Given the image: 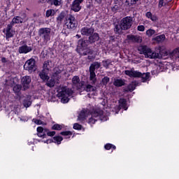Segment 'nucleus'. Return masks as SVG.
<instances>
[{
  "label": "nucleus",
  "mask_w": 179,
  "mask_h": 179,
  "mask_svg": "<svg viewBox=\"0 0 179 179\" xmlns=\"http://www.w3.org/2000/svg\"><path fill=\"white\" fill-rule=\"evenodd\" d=\"M138 51L140 54H143L145 58H150V59H162L163 55L162 53H157L152 51V49L149 48L146 45H141L138 47Z\"/></svg>",
  "instance_id": "1"
},
{
  "label": "nucleus",
  "mask_w": 179,
  "mask_h": 179,
  "mask_svg": "<svg viewBox=\"0 0 179 179\" xmlns=\"http://www.w3.org/2000/svg\"><path fill=\"white\" fill-rule=\"evenodd\" d=\"M134 18L132 17H124L120 24L118 25H115V31L117 33V34H122V30H128L131 29L132 26V22Z\"/></svg>",
  "instance_id": "2"
},
{
  "label": "nucleus",
  "mask_w": 179,
  "mask_h": 179,
  "mask_svg": "<svg viewBox=\"0 0 179 179\" xmlns=\"http://www.w3.org/2000/svg\"><path fill=\"white\" fill-rule=\"evenodd\" d=\"M57 92V97H62L61 101L64 103H68V101H69V97H71V96L73 94V91L71 89L68 88L67 87L59 88Z\"/></svg>",
  "instance_id": "3"
},
{
  "label": "nucleus",
  "mask_w": 179,
  "mask_h": 179,
  "mask_svg": "<svg viewBox=\"0 0 179 179\" xmlns=\"http://www.w3.org/2000/svg\"><path fill=\"white\" fill-rule=\"evenodd\" d=\"M124 73L127 76H129V78H141L142 82H146V80L150 78V73H142L138 71L134 70V69L124 71Z\"/></svg>",
  "instance_id": "4"
},
{
  "label": "nucleus",
  "mask_w": 179,
  "mask_h": 179,
  "mask_svg": "<svg viewBox=\"0 0 179 179\" xmlns=\"http://www.w3.org/2000/svg\"><path fill=\"white\" fill-rule=\"evenodd\" d=\"M101 66V63L99 62H94L90 66V80L92 85H96L97 78H96V69H99Z\"/></svg>",
  "instance_id": "5"
},
{
  "label": "nucleus",
  "mask_w": 179,
  "mask_h": 179,
  "mask_svg": "<svg viewBox=\"0 0 179 179\" xmlns=\"http://www.w3.org/2000/svg\"><path fill=\"white\" fill-rule=\"evenodd\" d=\"M38 36L47 44L51 40V29L41 28L38 30Z\"/></svg>",
  "instance_id": "6"
},
{
  "label": "nucleus",
  "mask_w": 179,
  "mask_h": 179,
  "mask_svg": "<svg viewBox=\"0 0 179 179\" xmlns=\"http://www.w3.org/2000/svg\"><path fill=\"white\" fill-rule=\"evenodd\" d=\"M66 26L67 29H76L78 27V20L75 19V17L71 14L66 17Z\"/></svg>",
  "instance_id": "7"
},
{
  "label": "nucleus",
  "mask_w": 179,
  "mask_h": 179,
  "mask_svg": "<svg viewBox=\"0 0 179 179\" xmlns=\"http://www.w3.org/2000/svg\"><path fill=\"white\" fill-rule=\"evenodd\" d=\"M24 69L28 71L29 73L34 72L36 71V60L34 59L27 60L24 65Z\"/></svg>",
  "instance_id": "8"
},
{
  "label": "nucleus",
  "mask_w": 179,
  "mask_h": 179,
  "mask_svg": "<svg viewBox=\"0 0 179 179\" xmlns=\"http://www.w3.org/2000/svg\"><path fill=\"white\" fill-rule=\"evenodd\" d=\"M22 85V90H27L30 87V83H31V78L29 76H24L21 80Z\"/></svg>",
  "instance_id": "9"
},
{
  "label": "nucleus",
  "mask_w": 179,
  "mask_h": 179,
  "mask_svg": "<svg viewBox=\"0 0 179 179\" xmlns=\"http://www.w3.org/2000/svg\"><path fill=\"white\" fill-rule=\"evenodd\" d=\"M83 2V0H74L71 6V10L73 12H79L82 9L80 4Z\"/></svg>",
  "instance_id": "10"
},
{
  "label": "nucleus",
  "mask_w": 179,
  "mask_h": 179,
  "mask_svg": "<svg viewBox=\"0 0 179 179\" xmlns=\"http://www.w3.org/2000/svg\"><path fill=\"white\" fill-rule=\"evenodd\" d=\"M80 33L82 36H86L87 37H90L94 33V28L93 27H84L81 29Z\"/></svg>",
  "instance_id": "11"
},
{
  "label": "nucleus",
  "mask_w": 179,
  "mask_h": 179,
  "mask_svg": "<svg viewBox=\"0 0 179 179\" xmlns=\"http://www.w3.org/2000/svg\"><path fill=\"white\" fill-rule=\"evenodd\" d=\"M101 115V113L98 111H94L91 113V117L88 120L89 124H94V122L100 118Z\"/></svg>",
  "instance_id": "12"
},
{
  "label": "nucleus",
  "mask_w": 179,
  "mask_h": 179,
  "mask_svg": "<svg viewBox=\"0 0 179 179\" xmlns=\"http://www.w3.org/2000/svg\"><path fill=\"white\" fill-rule=\"evenodd\" d=\"M12 29H13V27L8 24L6 29H4L3 30V33H6L5 34L6 40H8V38H11V37H13V31L12 30Z\"/></svg>",
  "instance_id": "13"
},
{
  "label": "nucleus",
  "mask_w": 179,
  "mask_h": 179,
  "mask_svg": "<svg viewBox=\"0 0 179 179\" xmlns=\"http://www.w3.org/2000/svg\"><path fill=\"white\" fill-rule=\"evenodd\" d=\"M32 50L31 47L24 45L19 48L18 52L20 54H27V52H30Z\"/></svg>",
  "instance_id": "14"
},
{
  "label": "nucleus",
  "mask_w": 179,
  "mask_h": 179,
  "mask_svg": "<svg viewBox=\"0 0 179 179\" xmlns=\"http://www.w3.org/2000/svg\"><path fill=\"white\" fill-rule=\"evenodd\" d=\"M99 40H100V36L97 33L91 34L88 38V41H90V44H93L96 43V41H99Z\"/></svg>",
  "instance_id": "15"
},
{
  "label": "nucleus",
  "mask_w": 179,
  "mask_h": 179,
  "mask_svg": "<svg viewBox=\"0 0 179 179\" xmlns=\"http://www.w3.org/2000/svg\"><path fill=\"white\" fill-rule=\"evenodd\" d=\"M52 66H54V64H52V61L47 60L43 63V71H46V72H50Z\"/></svg>",
  "instance_id": "16"
},
{
  "label": "nucleus",
  "mask_w": 179,
  "mask_h": 179,
  "mask_svg": "<svg viewBox=\"0 0 179 179\" xmlns=\"http://www.w3.org/2000/svg\"><path fill=\"white\" fill-rule=\"evenodd\" d=\"M90 42L88 40H83V39H80L78 41V46L81 47L82 48H87L89 45H90Z\"/></svg>",
  "instance_id": "17"
},
{
  "label": "nucleus",
  "mask_w": 179,
  "mask_h": 179,
  "mask_svg": "<svg viewBox=\"0 0 179 179\" xmlns=\"http://www.w3.org/2000/svg\"><path fill=\"white\" fill-rule=\"evenodd\" d=\"M127 38L133 43H142V37L135 35H128Z\"/></svg>",
  "instance_id": "18"
},
{
  "label": "nucleus",
  "mask_w": 179,
  "mask_h": 179,
  "mask_svg": "<svg viewBox=\"0 0 179 179\" xmlns=\"http://www.w3.org/2000/svg\"><path fill=\"white\" fill-rule=\"evenodd\" d=\"M22 22L23 18H22V17L15 16L13 18V20L9 24L13 27L15 24H18L19 23H22Z\"/></svg>",
  "instance_id": "19"
},
{
  "label": "nucleus",
  "mask_w": 179,
  "mask_h": 179,
  "mask_svg": "<svg viewBox=\"0 0 179 179\" xmlns=\"http://www.w3.org/2000/svg\"><path fill=\"white\" fill-rule=\"evenodd\" d=\"M38 76L42 79V80H48L50 77L48 76V72L46 70H42L41 72L39 73Z\"/></svg>",
  "instance_id": "20"
},
{
  "label": "nucleus",
  "mask_w": 179,
  "mask_h": 179,
  "mask_svg": "<svg viewBox=\"0 0 179 179\" xmlns=\"http://www.w3.org/2000/svg\"><path fill=\"white\" fill-rule=\"evenodd\" d=\"M72 83L73 86H76L77 89H80V78H79V76H75L72 78Z\"/></svg>",
  "instance_id": "21"
},
{
  "label": "nucleus",
  "mask_w": 179,
  "mask_h": 179,
  "mask_svg": "<svg viewBox=\"0 0 179 179\" xmlns=\"http://www.w3.org/2000/svg\"><path fill=\"white\" fill-rule=\"evenodd\" d=\"M114 86L116 87H121L125 86V80L122 79H115L113 82Z\"/></svg>",
  "instance_id": "22"
},
{
  "label": "nucleus",
  "mask_w": 179,
  "mask_h": 179,
  "mask_svg": "<svg viewBox=\"0 0 179 179\" xmlns=\"http://www.w3.org/2000/svg\"><path fill=\"white\" fill-rule=\"evenodd\" d=\"M38 136L40 138H44L45 136V133L47 132V129H44L41 127L37 128Z\"/></svg>",
  "instance_id": "23"
},
{
  "label": "nucleus",
  "mask_w": 179,
  "mask_h": 179,
  "mask_svg": "<svg viewBox=\"0 0 179 179\" xmlns=\"http://www.w3.org/2000/svg\"><path fill=\"white\" fill-rule=\"evenodd\" d=\"M22 104L24 106V107H26V108H28V107H30V106H31V96H27L26 97L23 102Z\"/></svg>",
  "instance_id": "24"
},
{
  "label": "nucleus",
  "mask_w": 179,
  "mask_h": 179,
  "mask_svg": "<svg viewBox=\"0 0 179 179\" xmlns=\"http://www.w3.org/2000/svg\"><path fill=\"white\" fill-rule=\"evenodd\" d=\"M86 117H87V110H83L78 115V120L84 121V120H86Z\"/></svg>",
  "instance_id": "25"
},
{
  "label": "nucleus",
  "mask_w": 179,
  "mask_h": 179,
  "mask_svg": "<svg viewBox=\"0 0 179 179\" xmlns=\"http://www.w3.org/2000/svg\"><path fill=\"white\" fill-rule=\"evenodd\" d=\"M119 108H124V110H128V107H127V100L125 99H120L119 101Z\"/></svg>",
  "instance_id": "26"
},
{
  "label": "nucleus",
  "mask_w": 179,
  "mask_h": 179,
  "mask_svg": "<svg viewBox=\"0 0 179 179\" xmlns=\"http://www.w3.org/2000/svg\"><path fill=\"white\" fill-rule=\"evenodd\" d=\"M136 87V83H132L129 84L127 88L124 89V92H126L127 93H128V92H134Z\"/></svg>",
  "instance_id": "27"
},
{
  "label": "nucleus",
  "mask_w": 179,
  "mask_h": 179,
  "mask_svg": "<svg viewBox=\"0 0 179 179\" xmlns=\"http://www.w3.org/2000/svg\"><path fill=\"white\" fill-rule=\"evenodd\" d=\"M65 19V12H62L58 17H57V22L59 24H61L62 23V20Z\"/></svg>",
  "instance_id": "28"
},
{
  "label": "nucleus",
  "mask_w": 179,
  "mask_h": 179,
  "mask_svg": "<svg viewBox=\"0 0 179 179\" xmlns=\"http://www.w3.org/2000/svg\"><path fill=\"white\" fill-rule=\"evenodd\" d=\"M154 40L155 41H157V43H163V41L166 40V35L162 34L157 36L155 38H154Z\"/></svg>",
  "instance_id": "29"
},
{
  "label": "nucleus",
  "mask_w": 179,
  "mask_h": 179,
  "mask_svg": "<svg viewBox=\"0 0 179 179\" xmlns=\"http://www.w3.org/2000/svg\"><path fill=\"white\" fill-rule=\"evenodd\" d=\"M85 90L86 92H96V90H97V88L90 84H88L86 85Z\"/></svg>",
  "instance_id": "30"
},
{
  "label": "nucleus",
  "mask_w": 179,
  "mask_h": 179,
  "mask_svg": "<svg viewBox=\"0 0 179 179\" xmlns=\"http://www.w3.org/2000/svg\"><path fill=\"white\" fill-rule=\"evenodd\" d=\"M61 73H62V70H61L59 67H55L53 69L52 76H61Z\"/></svg>",
  "instance_id": "31"
},
{
  "label": "nucleus",
  "mask_w": 179,
  "mask_h": 179,
  "mask_svg": "<svg viewBox=\"0 0 179 179\" xmlns=\"http://www.w3.org/2000/svg\"><path fill=\"white\" fill-rule=\"evenodd\" d=\"M46 85L48 87H54V86H55V80H54V78L52 77V79H50L48 81V83H46Z\"/></svg>",
  "instance_id": "32"
},
{
  "label": "nucleus",
  "mask_w": 179,
  "mask_h": 179,
  "mask_svg": "<svg viewBox=\"0 0 179 179\" xmlns=\"http://www.w3.org/2000/svg\"><path fill=\"white\" fill-rule=\"evenodd\" d=\"M54 141L57 143V145H61V142L64 140V138L61 136H55L53 138Z\"/></svg>",
  "instance_id": "33"
},
{
  "label": "nucleus",
  "mask_w": 179,
  "mask_h": 179,
  "mask_svg": "<svg viewBox=\"0 0 179 179\" xmlns=\"http://www.w3.org/2000/svg\"><path fill=\"white\" fill-rule=\"evenodd\" d=\"M13 90L14 93H20V90H22V85H16L13 87Z\"/></svg>",
  "instance_id": "34"
},
{
  "label": "nucleus",
  "mask_w": 179,
  "mask_h": 179,
  "mask_svg": "<svg viewBox=\"0 0 179 179\" xmlns=\"http://www.w3.org/2000/svg\"><path fill=\"white\" fill-rule=\"evenodd\" d=\"M153 34H156L155 30H154L152 29H150L146 31V35L148 36V37H152V36H153Z\"/></svg>",
  "instance_id": "35"
},
{
  "label": "nucleus",
  "mask_w": 179,
  "mask_h": 179,
  "mask_svg": "<svg viewBox=\"0 0 179 179\" xmlns=\"http://www.w3.org/2000/svg\"><path fill=\"white\" fill-rule=\"evenodd\" d=\"M139 0H126V3L129 5V6H132V5H135Z\"/></svg>",
  "instance_id": "36"
},
{
  "label": "nucleus",
  "mask_w": 179,
  "mask_h": 179,
  "mask_svg": "<svg viewBox=\"0 0 179 179\" xmlns=\"http://www.w3.org/2000/svg\"><path fill=\"white\" fill-rule=\"evenodd\" d=\"M55 15V10H48L46 11V17H50V16H54Z\"/></svg>",
  "instance_id": "37"
},
{
  "label": "nucleus",
  "mask_w": 179,
  "mask_h": 179,
  "mask_svg": "<svg viewBox=\"0 0 179 179\" xmlns=\"http://www.w3.org/2000/svg\"><path fill=\"white\" fill-rule=\"evenodd\" d=\"M52 5H55V6H59L61 5V1L62 0H50Z\"/></svg>",
  "instance_id": "38"
},
{
  "label": "nucleus",
  "mask_w": 179,
  "mask_h": 179,
  "mask_svg": "<svg viewBox=\"0 0 179 179\" xmlns=\"http://www.w3.org/2000/svg\"><path fill=\"white\" fill-rule=\"evenodd\" d=\"M52 78L54 79L55 83H57V85H59L61 80V76H52Z\"/></svg>",
  "instance_id": "39"
},
{
  "label": "nucleus",
  "mask_w": 179,
  "mask_h": 179,
  "mask_svg": "<svg viewBox=\"0 0 179 179\" xmlns=\"http://www.w3.org/2000/svg\"><path fill=\"white\" fill-rule=\"evenodd\" d=\"M101 82H102L103 85H104V86H106V85H107L108 82H110V78H108V76H106L102 79Z\"/></svg>",
  "instance_id": "40"
},
{
  "label": "nucleus",
  "mask_w": 179,
  "mask_h": 179,
  "mask_svg": "<svg viewBox=\"0 0 179 179\" xmlns=\"http://www.w3.org/2000/svg\"><path fill=\"white\" fill-rule=\"evenodd\" d=\"M52 129L55 131H61L62 129V127L58 124H56L52 126Z\"/></svg>",
  "instance_id": "41"
},
{
  "label": "nucleus",
  "mask_w": 179,
  "mask_h": 179,
  "mask_svg": "<svg viewBox=\"0 0 179 179\" xmlns=\"http://www.w3.org/2000/svg\"><path fill=\"white\" fill-rule=\"evenodd\" d=\"M103 64V66H104V68H108V66H110V62L108 60H103L102 62Z\"/></svg>",
  "instance_id": "42"
},
{
  "label": "nucleus",
  "mask_w": 179,
  "mask_h": 179,
  "mask_svg": "<svg viewBox=\"0 0 179 179\" xmlns=\"http://www.w3.org/2000/svg\"><path fill=\"white\" fill-rule=\"evenodd\" d=\"M46 135H48V136H54V135H55V131H50L46 129L45 136Z\"/></svg>",
  "instance_id": "43"
},
{
  "label": "nucleus",
  "mask_w": 179,
  "mask_h": 179,
  "mask_svg": "<svg viewBox=\"0 0 179 179\" xmlns=\"http://www.w3.org/2000/svg\"><path fill=\"white\" fill-rule=\"evenodd\" d=\"M60 135H63V136H69V135H72V132L71 131H62L60 133Z\"/></svg>",
  "instance_id": "44"
},
{
  "label": "nucleus",
  "mask_w": 179,
  "mask_h": 179,
  "mask_svg": "<svg viewBox=\"0 0 179 179\" xmlns=\"http://www.w3.org/2000/svg\"><path fill=\"white\" fill-rule=\"evenodd\" d=\"M73 129H82V125H80L78 123H75L73 125Z\"/></svg>",
  "instance_id": "45"
},
{
  "label": "nucleus",
  "mask_w": 179,
  "mask_h": 179,
  "mask_svg": "<svg viewBox=\"0 0 179 179\" xmlns=\"http://www.w3.org/2000/svg\"><path fill=\"white\" fill-rule=\"evenodd\" d=\"M137 30H138V31H145V26L143 25L138 26Z\"/></svg>",
  "instance_id": "46"
},
{
  "label": "nucleus",
  "mask_w": 179,
  "mask_h": 179,
  "mask_svg": "<svg viewBox=\"0 0 179 179\" xmlns=\"http://www.w3.org/2000/svg\"><path fill=\"white\" fill-rule=\"evenodd\" d=\"M34 122L36 124V125H42V124H44V122L40 120H35Z\"/></svg>",
  "instance_id": "47"
},
{
  "label": "nucleus",
  "mask_w": 179,
  "mask_h": 179,
  "mask_svg": "<svg viewBox=\"0 0 179 179\" xmlns=\"http://www.w3.org/2000/svg\"><path fill=\"white\" fill-rule=\"evenodd\" d=\"M113 148V145L108 143L105 145V149H106V150H110V148Z\"/></svg>",
  "instance_id": "48"
},
{
  "label": "nucleus",
  "mask_w": 179,
  "mask_h": 179,
  "mask_svg": "<svg viewBox=\"0 0 179 179\" xmlns=\"http://www.w3.org/2000/svg\"><path fill=\"white\" fill-rule=\"evenodd\" d=\"M96 59V56L94 55H88L87 57V59H89L90 61H93V59Z\"/></svg>",
  "instance_id": "49"
},
{
  "label": "nucleus",
  "mask_w": 179,
  "mask_h": 179,
  "mask_svg": "<svg viewBox=\"0 0 179 179\" xmlns=\"http://www.w3.org/2000/svg\"><path fill=\"white\" fill-rule=\"evenodd\" d=\"M153 15L152 14L151 12H147L145 14L146 17L148 19H150Z\"/></svg>",
  "instance_id": "50"
},
{
  "label": "nucleus",
  "mask_w": 179,
  "mask_h": 179,
  "mask_svg": "<svg viewBox=\"0 0 179 179\" xmlns=\"http://www.w3.org/2000/svg\"><path fill=\"white\" fill-rule=\"evenodd\" d=\"M150 20H151L152 22H157V20H158L157 17L155 16V15L151 16Z\"/></svg>",
  "instance_id": "51"
},
{
  "label": "nucleus",
  "mask_w": 179,
  "mask_h": 179,
  "mask_svg": "<svg viewBox=\"0 0 179 179\" xmlns=\"http://www.w3.org/2000/svg\"><path fill=\"white\" fill-rule=\"evenodd\" d=\"M118 9H120V7H118L117 5H115L113 8H112V10L113 12H115V10H118Z\"/></svg>",
  "instance_id": "52"
},
{
  "label": "nucleus",
  "mask_w": 179,
  "mask_h": 179,
  "mask_svg": "<svg viewBox=\"0 0 179 179\" xmlns=\"http://www.w3.org/2000/svg\"><path fill=\"white\" fill-rule=\"evenodd\" d=\"M87 52L90 54V55H93V54H94V50L92 49H87Z\"/></svg>",
  "instance_id": "53"
},
{
  "label": "nucleus",
  "mask_w": 179,
  "mask_h": 179,
  "mask_svg": "<svg viewBox=\"0 0 179 179\" xmlns=\"http://www.w3.org/2000/svg\"><path fill=\"white\" fill-rule=\"evenodd\" d=\"M173 54H176V55H179V48H176L175 49Z\"/></svg>",
  "instance_id": "54"
},
{
  "label": "nucleus",
  "mask_w": 179,
  "mask_h": 179,
  "mask_svg": "<svg viewBox=\"0 0 179 179\" xmlns=\"http://www.w3.org/2000/svg\"><path fill=\"white\" fill-rule=\"evenodd\" d=\"M163 3H164V1H159V8H162V6H163Z\"/></svg>",
  "instance_id": "55"
},
{
  "label": "nucleus",
  "mask_w": 179,
  "mask_h": 179,
  "mask_svg": "<svg viewBox=\"0 0 179 179\" xmlns=\"http://www.w3.org/2000/svg\"><path fill=\"white\" fill-rule=\"evenodd\" d=\"M87 54H88V52H87V50L85 52H83L81 55L85 56V55H87Z\"/></svg>",
  "instance_id": "56"
},
{
  "label": "nucleus",
  "mask_w": 179,
  "mask_h": 179,
  "mask_svg": "<svg viewBox=\"0 0 179 179\" xmlns=\"http://www.w3.org/2000/svg\"><path fill=\"white\" fill-rule=\"evenodd\" d=\"M1 62H6V58L2 57Z\"/></svg>",
  "instance_id": "57"
},
{
  "label": "nucleus",
  "mask_w": 179,
  "mask_h": 179,
  "mask_svg": "<svg viewBox=\"0 0 179 179\" xmlns=\"http://www.w3.org/2000/svg\"><path fill=\"white\" fill-rule=\"evenodd\" d=\"M47 0H40V2H41L42 3H44Z\"/></svg>",
  "instance_id": "58"
},
{
  "label": "nucleus",
  "mask_w": 179,
  "mask_h": 179,
  "mask_svg": "<svg viewBox=\"0 0 179 179\" xmlns=\"http://www.w3.org/2000/svg\"><path fill=\"white\" fill-rule=\"evenodd\" d=\"M76 37L77 38H80V35H79V34H77L76 36Z\"/></svg>",
  "instance_id": "59"
},
{
  "label": "nucleus",
  "mask_w": 179,
  "mask_h": 179,
  "mask_svg": "<svg viewBox=\"0 0 179 179\" xmlns=\"http://www.w3.org/2000/svg\"><path fill=\"white\" fill-rule=\"evenodd\" d=\"M98 3H100L101 2V0H96Z\"/></svg>",
  "instance_id": "60"
},
{
  "label": "nucleus",
  "mask_w": 179,
  "mask_h": 179,
  "mask_svg": "<svg viewBox=\"0 0 179 179\" xmlns=\"http://www.w3.org/2000/svg\"><path fill=\"white\" fill-rule=\"evenodd\" d=\"M112 148H113V149L115 150V145H112Z\"/></svg>",
  "instance_id": "61"
},
{
  "label": "nucleus",
  "mask_w": 179,
  "mask_h": 179,
  "mask_svg": "<svg viewBox=\"0 0 179 179\" xmlns=\"http://www.w3.org/2000/svg\"><path fill=\"white\" fill-rule=\"evenodd\" d=\"M159 1H162L164 2V0H159Z\"/></svg>",
  "instance_id": "62"
}]
</instances>
